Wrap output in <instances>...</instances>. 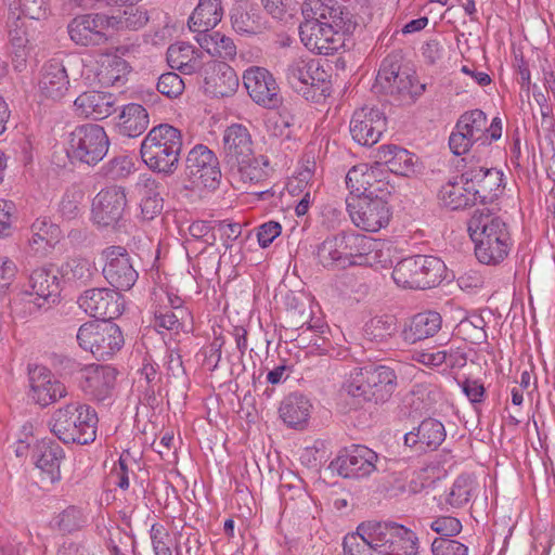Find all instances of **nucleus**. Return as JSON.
Returning <instances> with one entry per match:
<instances>
[{
    "mask_svg": "<svg viewBox=\"0 0 555 555\" xmlns=\"http://www.w3.org/2000/svg\"><path fill=\"white\" fill-rule=\"evenodd\" d=\"M418 538L393 521L362 522L343 540V555H416Z\"/></svg>",
    "mask_w": 555,
    "mask_h": 555,
    "instance_id": "1",
    "label": "nucleus"
},
{
    "mask_svg": "<svg viewBox=\"0 0 555 555\" xmlns=\"http://www.w3.org/2000/svg\"><path fill=\"white\" fill-rule=\"evenodd\" d=\"M479 262L498 266L509 254L512 238L507 223L489 208L476 209L467 222Z\"/></svg>",
    "mask_w": 555,
    "mask_h": 555,
    "instance_id": "2",
    "label": "nucleus"
},
{
    "mask_svg": "<svg viewBox=\"0 0 555 555\" xmlns=\"http://www.w3.org/2000/svg\"><path fill=\"white\" fill-rule=\"evenodd\" d=\"M222 164L225 171L244 183H257L266 177L262 166H268L263 156L257 157L248 128L232 124L223 132Z\"/></svg>",
    "mask_w": 555,
    "mask_h": 555,
    "instance_id": "3",
    "label": "nucleus"
},
{
    "mask_svg": "<svg viewBox=\"0 0 555 555\" xmlns=\"http://www.w3.org/2000/svg\"><path fill=\"white\" fill-rule=\"evenodd\" d=\"M182 146L181 131L172 125L159 124L141 142L140 155L153 172L171 176L178 169Z\"/></svg>",
    "mask_w": 555,
    "mask_h": 555,
    "instance_id": "4",
    "label": "nucleus"
},
{
    "mask_svg": "<svg viewBox=\"0 0 555 555\" xmlns=\"http://www.w3.org/2000/svg\"><path fill=\"white\" fill-rule=\"evenodd\" d=\"M397 388V374L386 365H369L352 373L343 390L361 406L365 402H387Z\"/></svg>",
    "mask_w": 555,
    "mask_h": 555,
    "instance_id": "5",
    "label": "nucleus"
},
{
    "mask_svg": "<svg viewBox=\"0 0 555 555\" xmlns=\"http://www.w3.org/2000/svg\"><path fill=\"white\" fill-rule=\"evenodd\" d=\"M98 415L93 408L70 402L51 416V431L64 443L89 444L95 440Z\"/></svg>",
    "mask_w": 555,
    "mask_h": 555,
    "instance_id": "6",
    "label": "nucleus"
},
{
    "mask_svg": "<svg viewBox=\"0 0 555 555\" xmlns=\"http://www.w3.org/2000/svg\"><path fill=\"white\" fill-rule=\"evenodd\" d=\"M288 86L307 101L320 103L331 94V81L320 62L310 57L293 59L284 68Z\"/></svg>",
    "mask_w": 555,
    "mask_h": 555,
    "instance_id": "7",
    "label": "nucleus"
},
{
    "mask_svg": "<svg viewBox=\"0 0 555 555\" xmlns=\"http://www.w3.org/2000/svg\"><path fill=\"white\" fill-rule=\"evenodd\" d=\"M446 272V264L434 256L416 255L399 261L392 270L398 286L427 289L438 285Z\"/></svg>",
    "mask_w": 555,
    "mask_h": 555,
    "instance_id": "8",
    "label": "nucleus"
},
{
    "mask_svg": "<svg viewBox=\"0 0 555 555\" xmlns=\"http://www.w3.org/2000/svg\"><path fill=\"white\" fill-rule=\"evenodd\" d=\"M109 140L104 128L96 124L77 126L69 134L66 154L73 165H98L107 154Z\"/></svg>",
    "mask_w": 555,
    "mask_h": 555,
    "instance_id": "9",
    "label": "nucleus"
},
{
    "mask_svg": "<svg viewBox=\"0 0 555 555\" xmlns=\"http://www.w3.org/2000/svg\"><path fill=\"white\" fill-rule=\"evenodd\" d=\"M415 76L402 66L400 53L388 54L380 63L373 90L376 93L415 98L423 93L425 86H418Z\"/></svg>",
    "mask_w": 555,
    "mask_h": 555,
    "instance_id": "10",
    "label": "nucleus"
},
{
    "mask_svg": "<svg viewBox=\"0 0 555 555\" xmlns=\"http://www.w3.org/2000/svg\"><path fill=\"white\" fill-rule=\"evenodd\" d=\"M76 338L79 347L91 352L98 360L111 359L125 344L120 327L107 321L81 324Z\"/></svg>",
    "mask_w": 555,
    "mask_h": 555,
    "instance_id": "11",
    "label": "nucleus"
},
{
    "mask_svg": "<svg viewBox=\"0 0 555 555\" xmlns=\"http://www.w3.org/2000/svg\"><path fill=\"white\" fill-rule=\"evenodd\" d=\"M384 462L386 460L379 457L372 449L362 444H352L339 452L331 462L330 468L343 478L360 479L369 477L373 472L385 469Z\"/></svg>",
    "mask_w": 555,
    "mask_h": 555,
    "instance_id": "12",
    "label": "nucleus"
},
{
    "mask_svg": "<svg viewBox=\"0 0 555 555\" xmlns=\"http://www.w3.org/2000/svg\"><path fill=\"white\" fill-rule=\"evenodd\" d=\"M352 33L338 28L332 21L307 20L299 25L300 40L305 47L323 55L338 51L344 46L345 35Z\"/></svg>",
    "mask_w": 555,
    "mask_h": 555,
    "instance_id": "13",
    "label": "nucleus"
},
{
    "mask_svg": "<svg viewBox=\"0 0 555 555\" xmlns=\"http://www.w3.org/2000/svg\"><path fill=\"white\" fill-rule=\"evenodd\" d=\"M184 175L194 186L216 189L221 178L219 160L210 149L197 144L186 155Z\"/></svg>",
    "mask_w": 555,
    "mask_h": 555,
    "instance_id": "14",
    "label": "nucleus"
},
{
    "mask_svg": "<svg viewBox=\"0 0 555 555\" xmlns=\"http://www.w3.org/2000/svg\"><path fill=\"white\" fill-rule=\"evenodd\" d=\"M57 272L53 269H35L28 279V287L24 295L28 297L26 301L31 306L29 312L47 311L53 305L60 301V281Z\"/></svg>",
    "mask_w": 555,
    "mask_h": 555,
    "instance_id": "15",
    "label": "nucleus"
},
{
    "mask_svg": "<svg viewBox=\"0 0 555 555\" xmlns=\"http://www.w3.org/2000/svg\"><path fill=\"white\" fill-rule=\"evenodd\" d=\"M346 208L353 224L366 232H377L387 227L392 216L390 206L384 201L348 196Z\"/></svg>",
    "mask_w": 555,
    "mask_h": 555,
    "instance_id": "16",
    "label": "nucleus"
},
{
    "mask_svg": "<svg viewBox=\"0 0 555 555\" xmlns=\"http://www.w3.org/2000/svg\"><path fill=\"white\" fill-rule=\"evenodd\" d=\"M79 308L101 322L119 318L125 309L124 296L112 288H90L77 299Z\"/></svg>",
    "mask_w": 555,
    "mask_h": 555,
    "instance_id": "17",
    "label": "nucleus"
},
{
    "mask_svg": "<svg viewBox=\"0 0 555 555\" xmlns=\"http://www.w3.org/2000/svg\"><path fill=\"white\" fill-rule=\"evenodd\" d=\"M102 257L105 264L103 276L116 291L130 289L138 280V272L133 268L128 250L122 246H109L103 249Z\"/></svg>",
    "mask_w": 555,
    "mask_h": 555,
    "instance_id": "18",
    "label": "nucleus"
},
{
    "mask_svg": "<svg viewBox=\"0 0 555 555\" xmlns=\"http://www.w3.org/2000/svg\"><path fill=\"white\" fill-rule=\"evenodd\" d=\"M127 207L126 191L122 186L112 185L101 190L92 202V220L99 228L119 225Z\"/></svg>",
    "mask_w": 555,
    "mask_h": 555,
    "instance_id": "19",
    "label": "nucleus"
},
{
    "mask_svg": "<svg viewBox=\"0 0 555 555\" xmlns=\"http://www.w3.org/2000/svg\"><path fill=\"white\" fill-rule=\"evenodd\" d=\"M243 83L251 100L264 108H278L283 102L274 76L264 67L254 66L246 69Z\"/></svg>",
    "mask_w": 555,
    "mask_h": 555,
    "instance_id": "20",
    "label": "nucleus"
},
{
    "mask_svg": "<svg viewBox=\"0 0 555 555\" xmlns=\"http://www.w3.org/2000/svg\"><path fill=\"white\" fill-rule=\"evenodd\" d=\"M108 15L87 13L74 17L67 25L70 40L81 47L102 46L107 41Z\"/></svg>",
    "mask_w": 555,
    "mask_h": 555,
    "instance_id": "21",
    "label": "nucleus"
},
{
    "mask_svg": "<svg viewBox=\"0 0 555 555\" xmlns=\"http://www.w3.org/2000/svg\"><path fill=\"white\" fill-rule=\"evenodd\" d=\"M462 183L468 184L477 202H493L502 193L503 172L496 168L483 166L467 167L461 175Z\"/></svg>",
    "mask_w": 555,
    "mask_h": 555,
    "instance_id": "22",
    "label": "nucleus"
},
{
    "mask_svg": "<svg viewBox=\"0 0 555 555\" xmlns=\"http://www.w3.org/2000/svg\"><path fill=\"white\" fill-rule=\"evenodd\" d=\"M301 12L305 21H332L345 31H354L359 25L356 15L337 0H306Z\"/></svg>",
    "mask_w": 555,
    "mask_h": 555,
    "instance_id": "23",
    "label": "nucleus"
},
{
    "mask_svg": "<svg viewBox=\"0 0 555 555\" xmlns=\"http://www.w3.org/2000/svg\"><path fill=\"white\" fill-rule=\"evenodd\" d=\"M204 92L212 98L232 95L238 87L234 69L222 61L210 60L202 67Z\"/></svg>",
    "mask_w": 555,
    "mask_h": 555,
    "instance_id": "24",
    "label": "nucleus"
},
{
    "mask_svg": "<svg viewBox=\"0 0 555 555\" xmlns=\"http://www.w3.org/2000/svg\"><path fill=\"white\" fill-rule=\"evenodd\" d=\"M385 130L386 117L378 108L365 106L353 113L350 121V133L360 145H374Z\"/></svg>",
    "mask_w": 555,
    "mask_h": 555,
    "instance_id": "25",
    "label": "nucleus"
},
{
    "mask_svg": "<svg viewBox=\"0 0 555 555\" xmlns=\"http://www.w3.org/2000/svg\"><path fill=\"white\" fill-rule=\"evenodd\" d=\"M444 425L434 418H424L418 426L405 433L403 444L417 455L436 451L446 440Z\"/></svg>",
    "mask_w": 555,
    "mask_h": 555,
    "instance_id": "26",
    "label": "nucleus"
},
{
    "mask_svg": "<svg viewBox=\"0 0 555 555\" xmlns=\"http://www.w3.org/2000/svg\"><path fill=\"white\" fill-rule=\"evenodd\" d=\"M117 371L109 365H88L80 371L79 387L90 399L105 401L112 396Z\"/></svg>",
    "mask_w": 555,
    "mask_h": 555,
    "instance_id": "27",
    "label": "nucleus"
},
{
    "mask_svg": "<svg viewBox=\"0 0 555 555\" xmlns=\"http://www.w3.org/2000/svg\"><path fill=\"white\" fill-rule=\"evenodd\" d=\"M31 399L41 406H47L66 396L65 386L54 378L50 370L36 365L28 371Z\"/></svg>",
    "mask_w": 555,
    "mask_h": 555,
    "instance_id": "28",
    "label": "nucleus"
},
{
    "mask_svg": "<svg viewBox=\"0 0 555 555\" xmlns=\"http://www.w3.org/2000/svg\"><path fill=\"white\" fill-rule=\"evenodd\" d=\"M36 466L46 473L51 482L61 479L60 466L65 453L60 443L53 439L44 438L38 441L33 450Z\"/></svg>",
    "mask_w": 555,
    "mask_h": 555,
    "instance_id": "29",
    "label": "nucleus"
},
{
    "mask_svg": "<svg viewBox=\"0 0 555 555\" xmlns=\"http://www.w3.org/2000/svg\"><path fill=\"white\" fill-rule=\"evenodd\" d=\"M69 79L64 65L51 60L42 67L39 90L42 96L54 101L61 100L68 91Z\"/></svg>",
    "mask_w": 555,
    "mask_h": 555,
    "instance_id": "30",
    "label": "nucleus"
},
{
    "mask_svg": "<svg viewBox=\"0 0 555 555\" xmlns=\"http://www.w3.org/2000/svg\"><path fill=\"white\" fill-rule=\"evenodd\" d=\"M115 98L112 93L87 91L74 102L76 112L86 118L101 120L114 112Z\"/></svg>",
    "mask_w": 555,
    "mask_h": 555,
    "instance_id": "31",
    "label": "nucleus"
},
{
    "mask_svg": "<svg viewBox=\"0 0 555 555\" xmlns=\"http://www.w3.org/2000/svg\"><path fill=\"white\" fill-rule=\"evenodd\" d=\"M203 52L188 42H177L167 49V62L172 69L192 75L202 69L205 62Z\"/></svg>",
    "mask_w": 555,
    "mask_h": 555,
    "instance_id": "32",
    "label": "nucleus"
},
{
    "mask_svg": "<svg viewBox=\"0 0 555 555\" xmlns=\"http://www.w3.org/2000/svg\"><path fill=\"white\" fill-rule=\"evenodd\" d=\"M344 258L345 267L362 264L364 258L374 251L376 242L366 235L357 232H341L337 234Z\"/></svg>",
    "mask_w": 555,
    "mask_h": 555,
    "instance_id": "33",
    "label": "nucleus"
},
{
    "mask_svg": "<svg viewBox=\"0 0 555 555\" xmlns=\"http://www.w3.org/2000/svg\"><path fill=\"white\" fill-rule=\"evenodd\" d=\"M442 319L436 311L415 314L402 331L403 340L409 344L433 337L441 328Z\"/></svg>",
    "mask_w": 555,
    "mask_h": 555,
    "instance_id": "34",
    "label": "nucleus"
},
{
    "mask_svg": "<svg viewBox=\"0 0 555 555\" xmlns=\"http://www.w3.org/2000/svg\"><path fill=\"white\" fill-rule=\"evenodd\" d=\"M117 118L116 128L118 133L128 138L141 135L150 124L146 108L138 103L124 105Z\"/></svg>",
    "mask_w": 555,
    "mask_h": 555,
    "instance_id": "35",
    "label": "nucleus"
},
{
    "mask_svg": "<svg viewBox=\"0 0 555 555\" xmlns=\"http://www.w3.org/2000/svg\"><path fill=\"white\" fill-rule=\"evenodd\" d=\"M221 0H199L197 7L189 17V27L192 31L201 35L207 34L222 18Z\"/></svg>",
    "mask_w": 555,
    "mask_h": 555,
    "instance_id": "36",
    "label": "nucleus"
},
{
    "mask_svg": "<svg viewBox=\"0 0 555 555\" xmlns=\"http://www.w3.org/2000/svg\"><path fill=\"white\" fill-rule=\"evenodd\" d=\"M311 403L302 393L293 392L283 399L279 413L283 422L292 428H302L310 416Z\"/></svg>",
    "mask_w": 555,
    "mask_h": 555,
    "instance_id": "37",
    "label": "nucleus"
},
{
    "mask_svg": "<svg viewBox=\"0 0 555 555\" xmlns=\"http://www.w3.org/2000/svg\"><path fill=\"white\" fill-rule=\"evenodd\" d=\"M59 274L65 283L81 287L93 281L98 275V268L86 258H72L62 263Z\"/></svg>",
    "mask_w": 555,
    "mask_h": 555,
    "instance_id": "38",
    "label": "nucleus"
},
{
    "mask_svg": "<svg viewBox=\"0 0 555 555\" xmlns=\"http://www.w3.org/2000/svg\"><path fill=\"white\" fill-rule=\"evenodd\" d=\"M143 220H153L163 209V197L158 192V183L153 178H145L137 183Z\"/></svg>",
    "mask_w": 555,
    "mask_h": 555,
    "instance_id": "39",
    "label": "nucleus"
},
{
    "mask_svg": "<svg viewBox=\"0 0 555 555\" xmlns=\"http://www.w3.org/2000/svg\"><path fill=\"white\" fill-rule=\"evenodd\" d=\"M439 198L442 205L451 210L465 209L477 203L468 184L460 185L451 181L441 188Z\"/></svg>",
    "mask_w": 555,
    "mask_h": 555,
    "instance_id": "40",
    "label": "nucleus"
},
{
    "mask_svg": "<svg viewBox=\"0 0 555 555\" xmlns=\"http://www.w3.org/2000/svg\"><path fill=\"white\" fill-rule=\"evenodd\" d=\"M129 74L128 63L119 56H108L105 59L98 70L99 82L104 87H121L127 80Z\"/></svg>",
    "mask_w": 555,
    "mask_h": 555,
    "instance_id": "41",
    "label": "nucleus"
},
{
    "mask_svg": "<svg viewBox=\"0 0 555 555\" xmlns=\"http://www.w3.org/2000/svg\"><path fill=\"white\" fill-rule=\"evenodd\" d=\"M486 124H488L487 115L479 108L464 112L455 124V129L465 132L479 145H487L485 139Z\"/></svg>",
    "mask_w": 555,
    "mask_h": 555,
    "instance_id": "42",
    "label": "nucleus"
},
{
    "mask_svg": "<svg viewBox=\"0 0 555 555\" xmlns=\"http://www.w3.org/2000/svg\"><path fill=\"white\" fill-rule=\"evenodd\" d=\"M201 48L211 56L221 59H233L236 55L234 41L219 31H209L197 37Z\"/></svg>",
    "mask_w": 555,
    "mask_h": 555,
    "instance_id": "43",
    "label": "nucleus"
},
{
    "mask_svg": "<svg viewBox=\"0 0 555 555\" xmlns=\"http://www.w3.org/2000/svg\"><path fill=\"white\" fill-rule=\"evenodd\" d=\"M362 184L364 185L362 193L357 197L373 199L374 202H387V198L395 190L392 184L379 178V170L374 168L366 170V176L363 178Z\"/></svg>",
    "mask_w": 555,
    "mask_h": 555,
    "instance_id": "44",
    "label": "nucleus"
},
{
    "mask_svg": "<svg viewBox=\"0 0 555 555\" xmlns=\"http://www.w3.org/2000/svg\"><path fill=\"white\" fill-rule=\"evenodd\" d=\"M397 330V320L393 315H380L365 324L364 336L371 341L386 344L396 335Z\"/></svg>",
    "mask_w": 555,
    "mask_h": 555,
    "instance_id": "45",
    "label": "nucleus"
},
{
    "mask_svg": "<svg viewBox=\"0 0 555 555\" xmlns=\"http://www.w3.org/2000/svg\"><path fill=\"white\" fill-rule=\"evenodd\" d=\"M108 20L111 28L138 30L146 25L149 15L142 8L128 4L121 14L108 16Z\"/></svg>",
    "mask_w": 555,
    "mask_h": 555,
    "instance_id": "46",
    "label": "nucleus"
},
{
    "mask_svg": "<svg viewBox=\"0 0 555 555\" xmlns=\"http://www.w3.org/2000/svg\"><path fill=\"white\" fill-rule=\"evenodd\" d=\"M341 243L338 236L334 235L325 238L318 247V259L324 268H346L340 249Z\"/></svg>",
    "mask_w": 555,
    "mask_h": 555,
    "instance_id": "47",
    "label": "nucleus"
},
{
    "mask_svg": "<svg viewBox=\"0 0 555 555\" xmlns=\"http://www.w3.org/2000/svg\"><path fill=\"white\" fill-rule=\"evenodd\" d=\"M233 29L238 34L256 35L261 31V24L256 12L247 11L242 7L234 8L231 13Z\"/></svg>",
    "mask_w": 555,
    "mask_h": 555,
    "instance_id": "48",
    "label": "nucleus"
},
{
    "mask_svg": "<svg viewBox=\"0 0 555 555\" xmlns=\"http://www.w3.org/2000/svg\"><path fill=\"white\" fill-rule=\"evenodd\" d=\"M474 483L468 477L460 476L453 482L446 498V503L454 508L463 507L472 498Z\"/></svg>",
    "mask_w": 555,
    "mask_h": 555,
    "instance_id": "49",
    "label": "nucleus"
},
{
    "mask_svg": "<svg viewBox=\"0 0 555 555\" xmlns=\"http://www.w3.org/2000/svg\"><path fill=\"white\" fill-rule=\"evenodd\" d=\"M9 7L11 11H20L22 15L36 21L46 20L49 15L46 0H13Z\"/></svg>",
    "mask_w": 555,
    "mask_h": 555,
    "instance_id": "50",
    "label": "nucleus"
},
{
    "mask_svg": "<svg viewBox=\"0 0 555 555\" xmlns=\"http://www.w3.org/2000/svg\"><path fill=\"white\" fill-rule=\"evenodd\" d=\"M156 87L159 93L173 99L183 92L184 82L178 74L169 72L158 77Z\"/></svg>",
    "mask_w": 555,
    "mask_h": 555,
    "instance_id": "51",
    "label": "nucleus"
},
{
    "mask_svg": "<svg viewBox=\"0 0 555 555\" xmlns=\"http://www.w3.org/2000/svg\"><path fill=\"white\" fill-rule=\"evenodd\" d=\"M55 524L61 531L70 533L82 526V513L77 507L69 506L56 516Z\"/></svg>",
    "mask_w": 555,
    "mask_h": 555,
    "instance_id": "52",
    "label": "nucleus"
},
{
    "mask_svg": "<svg viewBox=\"0 0 555 555\" xmlns=\"http://www.w3.org/2000/svg\"><path fill=\"white\" fill-rule=\"evenodd\" d=\"M434 555H468V547L453 539L436 538L431 543Z\"/></svg>",
    "mask_w": 555,
    "mask_h": 555,
    "instance_id": "53",
    "label": "nucleus"
},
{
    "mask_svg": "<svg viewBox=\"0 0 555 555\" xmlns=\"http://www.w3.org/2000/svg\"><path fill=\"white\" fill-rule=\"evenodd\" d=\"M132 163L127 156H116L108 160L102 170L104 175L112 180H118L127 177L131 172Z\"/></svg>",
    "mask_w": 555,
    "mask_h": 555,
    "instance_id": "54",
    "label": "nucleus"
},
{
    "mask_svg": "<svg viewBox=\"0 0 555 555\" xmlns=\"http://www.w3.org/2000/svg\"><path fill=\"white\" fill-rule=\"evenodd\" d=\"M430 529L438 533L439 538H448L457 535L462 531L461 521L452 516H440L430 524Z\"/></svg>",
    "mask_w": 555,
    "mask_h": 555,
    "instance_id": "55",
    "label": "nucleus"
},
{
    "mask_svg": "<svg viewBox=\"0 0 555 555\" xmlns=\"http://www.w3.org/2000/svg\"><path fill=\"white\" fill-rule=\"evenodd\" d=\"M396 151L389 171L398 176H409L414 171V155L403 147Z\"/></svg>",
    "mask_w": 555,
    "mask_h": 555,
    "instance_id": "56",
    "label": "nucleus"
},
{
    "mask_svg": "<svg viewBox=\"0 0 555 555\" xmlns=\"http://www.w3.org/2000/svg\"><path fill=\"white\" fill-rule=\"evenodd\" d=\"M169 533L163 525L154 524L151 528V540L155 555H171L167 544Z\"/></svg>",
    "mask_w": 555,
    "mask_h": 555,
    "instance_id": "57",
    "label": "nucleus"
},
{
    "mask_svg": "<svg viewBox=\"0 0 555 555\" xmlns=\"http://www.w3.org/2000/svg\"><path fill=\"white\" fill-rule=\"evenodd\" d=\"M475 143L477 142L469 135L455 128L449 137V147L457 156L466 154Z\"/></svg>",
    "mask_w": 555,
    "mask_h": 555,
    "instance_id": "58",
    "label": "nucleus"
},
{
    "mask_svg": "<svg viewBox=\"0 0 555 555\" xmlns=\"http://www.w3.org/2000/svg\"><path fill=\"white\" fill-rule=\"evenodd\" d=\"M413 359L426 366L438 367L446 362L447 356L444 349H433L415 351Z\"/></svg>",
    "mask_w": 555,
    "mask_h": 555,
    "instance_id": "59",
    "label": "nucleus"
},
{
    "mask_svg": "<svg viewBox=\"0 0 555 555\" xmlns=\"http://www.w3.org/2000/svg\"><path fill=\"white\" fill-rule=\"evenodd\" d=\"M293 126L294 117L288 113H280L272 121L271 134L274 137L291 139L293 134Z\"/></svg>",
    "mask_w": 555,
    "mask_h": 555,
    "instance_id": "60",
    "label": "nucleus"
},
{
    "mask_svg": "<svg viewBox=\"0 0 555 555\" xmlns=\"http://www.w3.org/2000/svg\"><path fill=\"white\" fill-rule=\"evenodd\" d=\"M282 227L276 221H268L258 228L257 238L262 248L268 247L280 234Z\"/></svg>",
    "mask_w": 555,
    "mask_h": 555,
    "instance_id": "61",
    "label": "nucleus"
},
{
    "mask_svg": "<svg viewBox=\"0 0 555 555\" xmlns=\"http://www.w3.org/2000/svg\"><path fill=\"white\" fill-rule=\"evenodd\" d=\"M182 314L176 313L171 310L159 311L155 314V326L163 327L168 331H179L182 326L180 319Z\"/></svg>",
    "mask_w": 555,
    "mask_h": 555,
    "instance_id": "62",
    "label": "nucleus"
},
{
    "mask_svg": "<svg viewBox=\"0 0 555 555\" xmlns=\"http://www.w3.org/2000/svg\"><path fill=\"white\" fill-rule=\"evenodd\" d=\"M462 391L472 403H480L485 399L486 389L482 383L477 379H465L462 384Z\"/></svg>",
    "mask_w": 555,
    "mask_h": 555,
    "instance_id": "63",
    "label": "nucleus"
},
{
    "mask_svg": "<svg viewBox=\"0 0 555 555\" xmlns=\"http://www.w3.org/2000/svg\"><path fill=\"white\" fill-rule=\"evenodd\" d=\"M366 176V170L354 166L346 175V186L350 191L351 196H358L362 193V180Z\"/></svg>",
    "mask_w": 555,
    "mask_h": 555,
    "instance_id": "64",
    "label": "nucleus"
}]
</instances>
